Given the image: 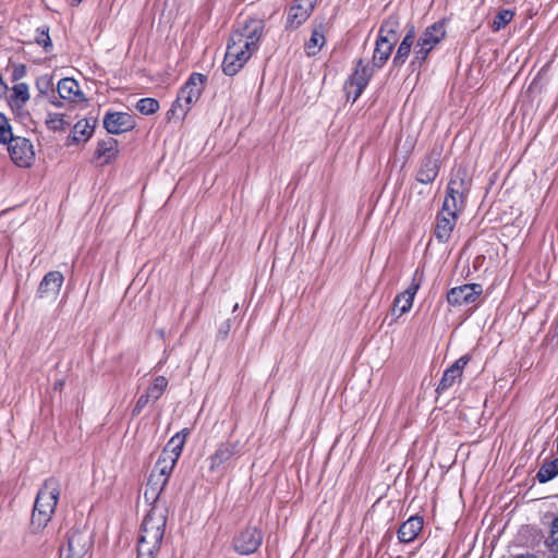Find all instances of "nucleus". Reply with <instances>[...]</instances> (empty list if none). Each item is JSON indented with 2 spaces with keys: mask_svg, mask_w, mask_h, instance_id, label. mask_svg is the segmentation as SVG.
Masks as SVG:
<instances>
[{
  "mask_svg": "<svg viewBox=\"0 0 558 558\" xmlns=\"http://www.w3.org/2000/svg\"><path fill=\"white\" fill-rule=\"evenodd\" d=\"M168 510L151 507L145 515L136 545V558H156L163 541Z\"/></svg>",
  "mask_w": 558,
  "mask_h": 558,
  "instance_id": "f257e3e1",
  "label": "nucleus"
},
{
  "mask_svg": "<svg viewBox=\"0 0 558 558\" xmlns=\"http://www.w3.org/2000/svg\"><path fill=\"white\" fill-rule=\"evenodd\" d=\"M60 492L61 485L58 478L49 477L45 480L34 504L31 518L32 533H39L50 522L58 505Z\"/></svg>",
  "mask_w": 558,
  "mask_h": 558,
  "instance_id": "f03ea898",
  "label": "nucleus"
},
{
  "mask_svg": "<svg viewBox=\"0 0 558 558\" xmlns=\"http://www.w3.org/2000/svg\"><path fill=\"white\" fill-rule=\"evenodd\" d=\"M446 20H439L427 26L420 35L413 48V58L410 66L421 69L427 61L429 53L446 38Z\"/></svg>",
  "mask_w": 558,
  "mask_h": 558,
  "instance_id": "7ed1b4c3",
  "label": "nucleus"
},
{
  "mask_svg": "<svg viewBox=\"0 0 558 558\" xmlns=\"http://www.w3.org/2000/svg\"><path fill=\"white\" fill-rule=\"evenodd\" d=\"M254 52L255 50L251 49L246 41L243 43L239 36L231 34L222 62L223 73L228 76L235 75Z\"/></svg>",
  "mask_w": 558,
  "mask_h": 558,
  "instance_id": "20e7f679",
  "label": "nucleus"
},
{
  "mask_svg": "<svg viewBox=\"0 0 558 558\" xmlns=\"http://www.w3.org/2000/svg\"><path fill=\"white\" fill-rule=\"evenodd\" d=\"M93 545L90 533L86 529L73 526L65 534V541L59 546V558H83Z\"/></svg>",
  "mask_w": 558,
  "mask_h": 558,
  "instance_id": "39448f33",
  "label": "nucleus"
},
{
  "mask_svg": "<svg viewBox=\"0 0 558 558\" xmlns=\"http://www.w3.org/2000/svg\"><path fill=\"white\" fill-rule=\"evenodd\" d=\"M206 76L202 73H192L177 96V105L181 106V118L183 119L196 104L204 90Z\"/></svg>",
  "mask_w": 558,
  "mask_h": 558,
  "instance_id": "423d86ee",
  "label": "nucleus"
},
{
  "mask_svg": "<svg viewBox=\"0 0 558 558\" xmlns=\"http://www.w3.org/2000/svg\"><path fill=\"white\" fill-rule=\"evenodd\" d=\"M440 157H441V148L433 147L428 153H426L423 158L420 160L418 168L415 174L416 182L424 185H432L433 182L437 179L440 170Z\"/></svg>",
  "mask_w": 558,
  "mask_h": 558,
  "instance_id": "0eeeda50",
  "label": "nucleus"
},
{
  "mask_svg": "<svg viewBox=\"0 0 558 558\" xmlns=\"http://www.w3.org/2000/svg\"><path fill=\"white\" fill-rule=\"evenodd\" d=\"M265 20L256 16H246L243 22L239 23V28L232 35L239 36L243 43H247L251 49L257 51L259 40L265 31Z\"/></svg>",
  "mask_w": 558,
  "mask_h": 558,
  "instance_id": "6e6552de",
  "label": "nucleus"
},
{
  "mask_svg": "<svg viewBox=\"0 0 558 558\" xmlns=\"http://www.w3.org/2000/svg\"><path fill=\"white\" fill-rule=\"evenodd\" d=\"M8 151L13 163L20 168H29L35 161L32 142L22 136H14L8 144Z\"/></svg>",
  "mask_w": 558,
  "mask_h": 558,
  "instance_id": "1a4fd4ad",
  "label": "nucleus"
},
{
  "mask_svg": "<svg viewBox=\"0 0 558 558\" xmlns=\"http://www.w3.org/2000/svg\"><path fill=\"white\" fill-rule=\"evenodd\" d=\"M424 279V272L421 269H416L413 274L412 282L407 290L397 294L393 300V305L391 308L392 315L396 317H400L403 314L408 313L414 301V296L418 291Z\"/></svg>",
  "mask_w": 558,
  "mask_h": 558,
  "instance_id": "9d476101",
  "label": "nucleus"
},
{
  "mask_svg": "<svg viewBox=\"0 0 558 558\" xmlns=\"http://www.w3.org/2000/svg\"><path fill=\"white\" fill-rule=\"evenodd\" d=\"M376 69L364 63L363 59H359L355 63L353 73L344 82V90L354 88L352 102H355L368 85L374 71Z\"/></svg>",
  "mask_w": 558,
  "mask_h": 558,
  "instance_id": "9b49d317",
  "label": "nucleus"
},
{
  "mask_svg": "<svg viewBox=\"0 0 558 558\" xmlns=\"http://www.w3.org/2000/svg\"><path fill=\"white\" fill-rule=\"evenodd\" d=\"M263 542V533L255 526H246L233 537V549L243 556L255 553Z\"/></svg>",
  "mask_w": 558,
  "mask_h": 558,
  "instance_id": "f8f14e48",
  "label": "nucleus"
},
{
  "mask_svg": "<svg viewBox=\"0 0 558 558\" xmlns=\"http://www.w3.org/2000/svg\"><path fill=\"white\" fill-rule=\"evenodd\" d=\"M104 128L109 134H122L136 126L134 117L128 112L108 111L104 116Z\"/></svg>",
  "mask_w": 558,
  "mask_h": 558,
  "instance_id": "ddd939ff",
  "label": "nucleus"
},
{
  "mask_svg": "<svg viewBox=\"0 0 558 558\" xmlns=\"http://www.w3.org/2000/svg\"><path fill=\"white\" fill-rule=\"evenodd\" d=\"M483 288L478 283H465L450 289L447 293V302L452 306H461L476 301L482 294Z\"/></svg>",
  "mask_w": 558,
  "mask_h": 558,
  "instance_id": "4468645a",
  "label": "nucleus"
},
{
  "mask_svg": "<svg viewBox=\"0 0 558 558\" xmlns=\"http://www.w3.org/2000/svg\"><path fill=\"white\" fill-rule=\"evenodd\" d=\"M317 0H294V4L290 8L287 16L286 28L296 29L312 14Z\"/></svg>",
  "mask_w": 558,
  "mask_h": 558,
  "instance_id": "2eb2a0df",
  "label": "nucleus"
},
{
  "mask_svg": "<svg viewBox=\"0 0 558 558\" xmlns=\"http://www.w3.org/2000/svg\"><path fill=\"white\" fill-rule=\"evenodd\" d=\"M470 361L471 355L464 354L459 357L450 367H448L444 372L442 377L436 388V393L441 395L442 392L450 389L457 380H460L463 375V371Z\"/></svg>",
  "mask_w": 558,
  "mask_h": 558,
  "instance_id": "dca6fc26",
  "label": "nucleus"
},
{
  "mask_svg": "<svg viewBox=\"0 0 558 558\" xmlns=\"http://www.w3.org/2000/svg\"><path fill=\"white\" fill-rule=\"evenodd\" d=\"M63 280L64 277L62 272L58 270L47 272L38 286L36 296L39 299L54 300L60 292Z\"/></svg>",
  "mask_w": 558,
  "mask_h": 558,
  "instance_id": "f3484780",
  "label": "nucleus"
},
{
  "mask_svg": "<svg viewBox=\"0 0 558 558\" xmlns=\"http://www.w3.org/2000/svg\"><path fill=\"white\" fill-rule=\"evenodd\" d=\"M240 454L239 441L221 442L209 457V471H219L232 457Z\"/></svg>",
  "mask_w": 558,
  "mask_h": 558,
  "instance_id": "a211bd4d",
  "label": "nucleus"
},
{
  "mask_svg": "<svg viewBox=\"0 0 558 558\" xmlns=\"http://www.w3.org/2000/svg\"><path fill=\"white\" fill-rule=\"evenodd\" d=\"M458 215L451 213H438L434 235L439 243H447L457 225Z\"/></svg>",
  "mask_w": 558,
  "mask_h": 558,
  "instance_id": "6ab92c4d",
  "label": "nucleus"
},
{
  "mask_svg": "<svg viewBox=\"0 0 558 558\" xmlns=\"http://www.w3.org/2000/svg\"><path fill=\"white\" fill-rule=\"evenodd\" d=\"M119 142L113 137H107L97 143V148L94 154L95 160H101L100 165H109L119 154Z\"/></svg>",
  "mask_w": 558,
  "mask_h": 558,
  "instance_id": "aec40b11",
  "label": "nucleus"
},
{
  "mask_svg": "<svg viewBox=\"0 0 558 558\" xmlns=\"http://www.w3.org/2000/svg\"><path fill=\"white\" fill-rule=\"evenodd\" d=\"M423 529V518L420 515H412L404 521L398 530V539L401 543L413 542Z\"/></svg>",
  "mask_w": 558,
  "mask_h": 558,
  "instance_id": "412c9836",
  "label": "nucleus"
},
{
  "mask_svg": "<svg viewBox=\"0 0 558 558\" xmlns=\"http://www.w3.org/2000/svg\"><path fill=\"white\" fill-rule=\"evenodd\" d=\"M395 43L386 40L384 37H377L372 58V65L375 69H381L391 56Z\"/></svg>",
  "mask_w": 558,
  "mask_h": 558,
  "instance_id": "4be33fe9",
  "label": "nucleus"
},
{
  "mask_svg": "<svg viewBox=\"0 0 558 558\" xmlns=\"http://www.w3.org/2000/svg\"><path fill=\"white\" fill-rule=\"evenodd\" d=\"M189 434V428H183L182 430L178 432L174 436L170 438V440L167 442L166 447L162 449L160 454L178 461L179 457L182 453Z\"/></svg>",
  "mask_w": 558,
  "mask_h": 558,
  "instance_id": "5701e85b",
  "label": "nucleus"
},
{
  "mask_svg": "<svg viewBox=\"0 0 558 558\" xmlns=\"http://www.w3.org/2000/svg\"><path fill=\"white\" fill-rule=\"evenodd\" d=\"M58 94L60 98L68 100H82L84 99L83 93L80 90L77 81L71 77L61 78L58 83Z\"/></svg>",
  "mask_w": 558,
  "mask_h": 558,
  "instance_id": "b1692460",
  "label": "nucleus"
},
{
  "mask_svg": "<svg viewBox=\"0 0 558 558\" xmlns=\"http://www.w3.org/2000/svg\"><path fill=\"white\" fill-rule=\"evenodd\" d=\"M95 124L96 120H94L93 123H90L87 119L77 121L74 124L68 140L74 144L80 143L82 140L86 142L93 135Z\"/></svg>",
  "mask_w": 558,
  "mask_h": 558,
  "instance_id": "393cba45",
  "label": "nucleus"
},
{
  "mask_svg": "<svg viewBox=\"0 0 558 558\" xmlns=\"http://www.w3.org/2000/svg\"><path fill=\"white\" fill-rule=\"evenodd\" d=\"M400 29V19L397 14H391L383 21L378 29L377 37H384L386 40L397 43L398 34Z\"/></svg>",
  "mask_w": 558,
  "mask_h": 558,
  "instance_id": "a878e982",
  "label": "nucleus"
},
{
  "mask_svg": "<svg viewBox=\"0 0 558 558\" xmlns=\"http://www.w3.org/2000/svg\"><path fill=\"white\" fill-rule=\"evenodd\" d=\"M465 181L463 178L457 180L451 179L447 185L446 196H445V206L448 207V202L456 198V201L460 202L461 206L463 205V195L465 191Z\"/></svg>",
  "mask_w": 558,
  "mask_h": 558,
  "instance_id": "bb28decb",
  "label": "nucleus"
},
{
  "mask_svg": "<svg viewBox=\"0 0 558 558\" xmlns=\"http://www.w3.org/2000/svg\"><path fill=\"white\" fill-rule=\"evenodd\" d=\"M177 462L178 461L171 458H167L160 454L151 472H157L158 477H165L166 482H168Z\"/></svg>",
  "mask_w": 558,
  "mask_h": 558,
  "instance_id": "cd10ccee",
  "label": "nucleus"
},
{
  "mask_svg": "<svg viewBox=\"0 0 558 558\" xmlns=\"http://www.w3.org/2000/svg\"><path fill=\"white\" fill-rule=\"evenodd\" d=\"M11 106L21 109L28 100V85L26 83H17L12 88Z\"/></svg>",
  "mask_w": 558,
  "mask_h": 558,
  "instance_id": "c85d7f7f",
  "label": "nucleus"
},
{
  "mask_svg": "<svg viewBox=\"0 0 558 558\" xmlns=\"http://www.w3.org/2000/svg\"><path fill=\"white\" fill-rule=\"evenodd\" d=\"M558 475V458L543 463L536 473L539 483H547Z\"/></svg>",
  "mask_w": 558,
  "mask_h": 558,
  "instance_id": "c756f323",
  "label": "nucleus"
},
{
  "mask_svg": "<svg viewBox=\"0 0 558 558\" xmlns=\"http://www.w3.org/2000/svg\"><path fill=\"white\" fill-rule=\"evenodd\" d=\"M558 475V458L543 463L536 473L539 483H547Z\"/></svg>",
  "mask_w": 558,
  "mask_h": 558,
  "instance_id": "7c9ffc66",
  "label": "nucleus"
},
{
  "mask_svg": "<svg viewBox=\"0 0 558 558\" xmlns=\"http://www.w3.org/2000/svg\"><path fill=\"white\" fill-rule=\"evenodd\" d=\"M413 45L414 43L407 40L404 38L401 40L400 45L398 46L397 52L392 59V65L395 68H400L407 62L412 51Z\"/></svg>",
  "mask_w": 558,
  "mask_h": 558,
  "instance_id": "2f4dec72",
  "label": "nucleus"
},
{
  "mask_svg": "<svg viewBox=\"0 0 558 558\" xmlns=\"http://www.w3.org/2000/svg\"><path fill=\"white\" fill-rule=\"evenodd\" d=\"M168 387V379L165 376H157L148 386L146 393L153 401H157Z\"/></svg>",
  "mask_w": 558,
  "mask_h": 558,
  "instance_id": "473e14b6",
  "label": "nucleus"
},
{
  "mask_svg": "<svg viewBox=\"0 0 558 558\" xmlns=\"http://www.w3.org/2000/svg\"><path fill=\"white\" fill-rule=\"evenodd\" d=\"M325 44V35L323 32V26L320 28H314L312 32V35L310 37V40L306 43L307 48V54L308 56H315L318 50L324 46Z\"/></svg>",
  "mask_w": 558,
  "mask_h": 558,
  "instance_id": "72a5a7b5",
  "label": "nucleus"
},
{
  "mask_svg": "<svg viewBox=\"0 0 558 558\" xmlns=\"http://www.w3.org/2000/svg\"><path fill=\"white\" fill-rule=\"evenodd\" d=\"M514 16V12L511 11V10H508V9H502L500 10L494 21H493V24H492V28L494 32H498L502 28H505L510 22L511 20L513 19Z\"/></svg>",
  "mask_w": 558,
  "mask_h": 558,
  "instance_id": "f704fd0d",
  "label": "nucleus"
},
{
  "mask_svg": "<svg viewBox=\"0 0 558 558\" xmlns=\"http://www.w3.org/2000/svg\"><path fill=\"white\" fill-rule=\"evenodd\" d=\"M46 125L51 131H64L69 125V122L64 120V114L62 113H48L46 119Z\"/></svg>",
  "mask_w": 558,
  "mask_h": 558,
  "instance_id": "c9c22d12",
  "label": "nucleus"
},
{
  "mask_svg": "<svg viewBox=\"0 0 558 558\" xmlns=\"http://www.w3.org/2000/svg\"><path fill=\"white\" fill-rule=\"evenodd\" d=\"M136 109L145 116L154 114L159 109V101L155 98H142L136 104Z\"/></svg>",
  "mask_w": 558,
  "mask_h": 558,
  "instance_id": "e433bc0d",
  "label": "nucleus"
},
{
  "mask_svg": "<svg viewBox=\"0 0 558 558\" xmlns=\"http://www.w3.org/2000/svg\"><path fill=\"white\" fill-rule=\"evenodd\" d=\"M12 126L4 113L0 112V144L7 145L13 140Z\"/></svg>",
  "mask_w": 558,
  "mask_h": 558,
  "instance_id": "4c0bfd02",
  "label": "nucleus"
},
{
  "mask_svg": "<svg viewBox=\"0 0 558 558\" xmlns=\"http://www.w3.org/2000/svg\"><path fill=\"white\" fill-rule=\"evenodd\" d=\"M35 41L37 45L41 46L46 52H49L52 50V41L49 36V27H38L37 28V35L35 37Z\"/></svg>",
  "mask_w": 558,
  "mask_h": 558,
  "instance_id": "58836bf2",
  "label": "nucleus"
},
{
  "mask_svg": "<svg viewBox=\"0 0 558 558\" xmlns=\"http://www.w3.org/2000/svg\"><path fill=\"white\" fill-rule=\"evenodd\" d=\"M168 482H166L165 477H158L157 472H150L146 486L150 488H156L159 492H163Z\"/></svg>",
  "mask_w": 558,
  "mask_h": 558,
  "instance_id": "ea45409f",
  "label": "nucleus"
},
{
  "mask_svg": "<svg viewBox=\"0 0 558 558\" xmlns=\"http://www.w3.org/2000/svg\"><path fill=\"white\" fill-rule=\"evenodd\" d=\"M36 87L41 95L47 94L52 87V77L48 74L39 76L36 81Z\"/></svg>",
  "mask_w": 558,
  "mask_h": 558,
  "instance_id": "a19ab883",
  "label": "nucleus"
},
{
  "mask_svg": "<svg viewBox=\"0 0 558 558\" xmlns=\"http://www.w3.org/2000/svg\"><path fill=\"white\" fill-rule=\"evenodd\" d=\"M546 546L558 545V515L553 520L550 534L545 541Z\"/></svg>",
  "mask_w": 558,
  "mask_h": 558,
  "instance_id": "79ce46f5",
  "label": "nucleus"
},
{
  "mask_svg": "<svg viewBox=\"0 0 558 558\" xmlns=\"http://www.w3.org/2000/svg\"><path fill=\"white\" fill-rule=\"evenodd\" d=\"M149 401H153L148 395L145 392L143 393L142 396H140V398L137 399L133 410H132V415L133 416H137L141 414V412L143 411V409L147 405V403Z\"/></svg>",
  "mask_w": 558,
  "mask_h": 558,
  "instance_id": "37998d69",
  "label": "nucleus"
},
{
  "mask_svg": "<svg viewBox=\"0 0 558 558\" xmlns=\"http://www.w3.org/2000/svg\"><path fill=\"white\" fill-rule=\"evenodd\" d=\"M231 330V320L227 319L222 322L217 331V338L220 340L227 339Z\"/></svg>",
  "mask_w": 558,
  "mask_h": 558,
  "instance_id": "c03bdc74",
  "label": "nucleus"
},
{
  "mask_svg": "<svg viewBox=\"0 0 558 558\" xmlns=\"http://www.w3.org/2000/svg\"><path fill=\"white\" fill-rule=\"evenodd\" d=\"M27 69L25 64H16L12 70V81H19L26 75Z\"/></svg>",
  "mask_w": 558,
  "mask_h": 558,
  "instance_id": "a18cd8bd",
  "label": "nucleus"
},
{
  "mask_svg": "<svg viewBox=\"0 0 558 558\" xmlns=\"http://www.w3.org/2000/svg\"><path fill=\"white\" fill-rule=\"evenodd\" d=\"M161 495V492L157 490L156 488H150L146 486L144 497L148 501L150 500L153 504H155Z\"/></svg>",
  "mask_w": 558,
  "mask_h": 558,
  "instance_id": "49530a36",
  "label": "nucleus"
},
{
  "mask_svg": "<svg viewBox=\"0 0 558 558\" xmlns=\"http://www.w3.org/2000/svg\"><path fill=\"white\" fill-rule=\"evenodd\" d=\"M461 204L459 205V202L456 201V198H453V202L452 201H449L448 202V207L446 208L445 206V202L442 203V207H441V210L439 213H451V214H457L458 210L461 209Z\"/></svg>",
  "mask_w": 558,
  "mask_h": 558,
  "instance_id": "de8ad7c7",
  "label": "nucleus"
},
{
  "mask_svg": "<svg viewBox=\"0 0 558 558\" xmlns=\"http://www.w3.org/2000/svg\"><path fill=\"white\" fill-rule=\"evenodd\" d=\"M415 37H416L415 26L413 24H408L407 25V33H405V36L403 38L414 43Z\"/></svg>",
  "mask_w": 558,
  "mask_h": 558,
  "instance_id": "09e8293b",
  "label": "nucleus"
},
{
  "mask_svg": "<svg viewBox=\"0 0 558 558\" xmlns=\"http://www.w3.org/2000/svg\"><path fill=\"white\" fill-rule=\"evenodd\" d=\"M178 111L181 112V106L177 105V100L172 104L171 108L167 112V118L170 120L172 117H174Z\"/></svg>",
  "mask_w": 558,
  "mask_h": 558,
  "instance_id": "8fccbe9b",
  "label": "nucleus"
},
{
  "mask_svg": "<svg viewBox=\"0 0 558 558\" xmlns=\"http://www.w3.org/2000/svg\"><path fill=\"white\" fill-rule=\"evenodd\" d=\"M64 385H65V380L63 378L62 379H58L53 384V390L62 391V389L64 388Z\"/></svg>",
  "mask_w": 558,
  "mask_h": 558,
  "instance_id": "3c124183",
  "label": "nucleus"
},
{
  "mask_svg": "<svg viewBox=\"0 0 558 558\" xmlns=\"http://www.w3.org/2000/svg\"><path fill=\"white\" fill-rule=\"evenodd\" d=\"M511 558H538V556L535 554H532V553H523V554L512 555Z\"/></svg>",
  "mask_w": 558,
  "mask_h": 558,
  "instance_id": "603ef678",
  "label": "nucleus"
},
{
  "mask_svg": "<svg viewBox=\"0 0 558 558\" xmlns=\"http://www.w3.org/2000/svg\"><path fill=\"white\" fill-rule=\"evenodd\" d=\"M550 551L553 558H558V544L553 546H546Z\"/></svg>",
  "mask_w": 558,
  "mask_h": 558,
  "instance_id": "864d4df0",
  "label": "nucleus"
},
{
  "mask_svg": "<svg viewBox=\"0 0 558 558\" xmlns=\"http://www.w3.org/2000/svg\"><path fill=\"white\" fill-rule=\"evenodd\" d=\"M345 92V95H347V100L348 101H352L353 99V92H354V88H350V90H344Z\"/></svg>",
  "mask_w": 558,
  "mask_h": 558,
  "instance_id": "5fc2aeb1",
  "label": "nucleus"
},
{
  "mask_svg": "<svg viewBox=\"0 0 558 558\" xmlns=\"http://www.w3.org/2000/svg\"><path fill=\"white\" fill-rule=\"evenodd\" d=\"M71 7H77L83 0H66Z\"/></svg>",
  "mask_w": 558,
  "mask_h": 558,
  "instance_id": "6e6d98bb",
  "label": "nucleus"
},
{
  "mask_svg": "<svg viewBox=\"0 0 558 558\" xmlns=\"http://www.w3.org/2000/svg\"><path fill=\"white\" fill-rule=\"evenodd\" d=\"M50 102L56 106V107H62V102L58 99H56V97H53L52 99H50Z\"/></svg>",
  "mask_w": 558,
  "mask_h": 558,
  "instance_id": "4d7b16f0",
  "label": "nucleus"
},
{
  "mask_svg": "<svg viewBox=\"0 0 558 558\" xmlns=\"http://www.w3.org/2000/svg\"><path fill=\"white\" fill-rule=\"evenodd\" d=\"M404 304V301H401V303L399 304V308Z\"/></svg>",
  "mask_w": 558,
  "mask_h": 558,
  "instance_id": "13d9d810",
  "label": "nucleus"
}]
</instances>
